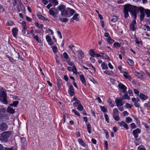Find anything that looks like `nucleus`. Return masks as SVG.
Here are the masks:
<instances>
[{"instance_id":"nucleus-1","label":"nucleus","mask_w":150,"mask_h":150,"mask_svg":"<svg viewBox=\"0 0 150 150\" xmlns=\"http://www.w3.org/2000/svg\"><path fill=\"white\" fill-rule=\"evenodd\" d=\"M124 9L126 11L129 12L133 16L134 18L136 19L137 17V9L135 6L128 4L125 5Z\"/></svg>"},{"instance_id":"nucleus-2","label":"nucleus","mask_w":150,"mask_h":150,"mask_svg":"<svg viewBox=\"0 0 150 150\" xmlns=\"http://www.w3.org/2000/svg\"><path fill=\"white\" fill-rule=\"evenodd\" d=\"M11 133L10 131L4 132L1 134L0 140L3 142H7L8 139L10 137Z\"/></svg>"},{"instance_id":"nucleus-3","label":"nucleus","mask_w":150,"mask_h":150,"mask_svg":"<svg viewBox=\"0 0 150 150\" xmlns=\"http://www.w3.org/2000/svg\"><path fill=\"white\" fill-rule=\"evenodd\" d=\"M75 11L69 8H67L63 16L69 17L72 16L75 13Z\"/></svg>"},{"instance_id":"nucleus-4","label":"nucleus","mask_w":150,"mask_h":150,"mask_svg":"<svg viewBox=\"0 0 150 150\" xmlns=\"http://www.w3.org/2000/svg\"><path fill=\"white\" fill-rule=\"evenodd\" d=\"M6 94L4 91L1 92L0 95V99L5 104L7 103L6 99Z\"/></svg>"},{"instance_id":"nucleus-5","label":"nucleus","mask_w":150,"mask_h":150,"mask_svg":"<svg viewBox=\"0 0 150 150\" xmlns=\"http://www.w3.org/2000/svg\"><path fill=\"white\" fill-rule=\"evenodd\" d=\"M119 87L122 90L120 93V96H122V92L123 93H126L127 92V87L121 83H120L118 84Z\"/></svg>"},{"instance_id":"nucleus-6","label":"nucleus","mask_w":150,"mask_h":150,"mask_svg":"<svg viewBox=\"0 0 150 150\" xmlns=\"http://www.w3.org/2000/svg\"><path fill=\"white\" fill-rule=\"evenodd\" d=\"M135 19H136L134 18L129 25L130 29L133 31H134L136 29V27H135L136 24Z\"/></svg>"},{"instance_id":"nucleus-7","label":"nucleus","mask_w":150,"mask_h":150,"mask_svg":"<svg viewBox=\"0 0 150 150\" xmlns=\"http://www.w3.org/2000/svg\"><path fill=\"white\" fill-rule=\"evenodd\" d=\"M138 9L140 12V20L142 21L143 20L145 16L144 8L142 7H140Z\"/></svg>"},{"instance_id":"nucleus-8","label":"nucleus","mask_w":150,"mask_h":150,"mask_svg":"<svg viewBox=\"0 0 150 150\" xmlns=\"http://www.w3.org/2000/svg\"><path fill=\"white\" fill-rule=\"evenodd\" d=\"M58 9L61 12V15L63 16L66 10V7L64 5H61L58 7Z\"/></svg>"},{"instance_id":"nucleus-9","label":"nucleus","mask_w":150,"mask_h":150,"mask_svg":"<svg viewBox=\"0 0 150 150\" xmlns=\"http://www.w3.org/2000/svg\"><path fill=\"white\" fill-rule=\"evenodd\" d=\"M141 131V130L139 128H137L133 131L132 134L136 139L137 138L138 136V134L140 133Z\"/></svg>"},{"instance_id":"nucleus-10","label":"nucleus","mask_w":150,"mask_h":150,"mask_svg":"<svg viewBox=\"0 0 150 150\" xmlns=\"http://www.w3.org/2000/svg\"><path fill=\"white\" fill-rule=\"evenodd\" d=\"M18 1L19 3V5L18 6L17 9L18 12H20L21 10H23L25 8L23 5L21 3V0H18Z\"/></svg>"},{"instance_id":"nucleus-11","label":"nucleus","mask_w":150,"mask_h":150,"mask_svg":"<svg viewBox=\"0 0 150 150\" xmlns=\"http://www.w3.org/2000/svg\"><path fill=\"white\" fill-rule=\"evenodd\" d=\"M68 91L69 93L70 96H72L74 95V92L72 86L71 85L70 86Z\"/></svg>"},{"instance_id":"nucleus-12","label":"nucleus","mask_w":150,"mask_h":150,"mask_svg":"<svg viewBox=\"0 0 150 150\" xmlns=\"http://www.w3.org/2000/svg\"><path fill=\"white\" fill-rule=\"evenodd\" d=\"M7 125L5 123H3L0 125V130L4 131L7 128Z\"/></svg>"},{"instance_id":"nucleus-13","label":"nucleus","mask_w":150,"mask_h":150,"mask_svg":"<svg viewBox=\"0 0 150 150\" xmlns=\"http://www.w3.org/2000/svg\"><path fill=\"white\" fill-rule=\"evenodd\" d=\"M122 99H117L115 100V102L116 103L117 107L121 106L123 105L122 103Z\"/></svg>"},{"instance_id":"nucleus-14","label":"nucleus","mask_w":150,"mask_h":150,"mask_svg":"<svg viewBox=\"0 0 150 150\" xmlns=\"http://www.w3.org/2000/svg\"><path fill=\"white\" fill-rule=\"evenodd\" d=\"M118 123L119 124L120 126H123L126 129H129L128 125L124 121H122L120 122H118Z\"/></svg>"},{"instance_id":"nucleus-15","label":"nucleus","mask_w":150,"mask_h":150,"mask_svg":"<svg viewBox=\"0 0 150 150\" xmlns=\"http://www.w3.org/2000/svg\"><path fill=\"white\" fill-rule=\"evenodd\" d=\"M18 30L16 28H13L12 30V33L14 37L16 38L18 34Z\"/></svg>"},{"instance_id":"nucleus-16","label":"nucleus","mask_w":150,"mask_h":150,"mask_svg":"<svg viewBox=\"0 0 150 150\" xmlns=\"http://www.w3.org/2000/svg\"><path fill=\"white\" fill-rule=\"evenodd\" d=\"M80 79L83 84L84 85H86V83L85 82V79L84 76L82 74L79 75Z\"/></svg>"},{"instance_id":"nucleus-17","label":"nucleus","mask_w":150,"mask_h":150,"mask_svg":"<svg viewBox=\"0 0 150 150\" xmlns=\"http://www.w3.org/2000/svg\"><path fill=\"white\" fill-rule=\"evenodd\" d=\"M124 76L126 78L129 80H131V77L129 75L128 73L127 72H125L123 74Z\"/></svg>"},{"instance_id":"nucleus-18","label":"nucleus","mask_w":150,"mask_h":150,"mask_svg":"<svg viewBox=\"0 0 150 150\" xmlns=\"http://www.w3.org/2000/svg\"><path fill=\"white\" fill-rule=\"evenodd\" d=\"M139 97L141 99L143 100H145L148 98V97L145 95L144 94L141 93L139 95Z\"/></svg>"},{"instance_id":"nucleus-19","label":"nucleus","mask_w":150,"mask_h":150,"mask_svg":"<svg viewBox=\"0 0 150 150\" xmlns=\"http://www.w3.org/2000/svg\"><path fill=\"white\" fill-rule=\"evenodd\" d=\"M49 1L53 4L54 6L58 4V2L57 0H49Z\"/></svg>"},{"instance_id":"nucleus-20","label":"nucleus","mask_w":150,"mask_h":150,"mask_svg":"<svg viewBox=\"0 0 150 150\" xmlns=\"http://www.w3.org/2000/svg\"><path fill=\"white\" fill-rule=\"evenodd\" d=\"M96 52L93 50L91 49L89 51V54L92 57H94L95 56Z\"/></svg>"},{"instance_id":"nucleus-21","label":"nucleus","mask_w":150,"mask_h":150,"mask_svg":"<svg viewBox=\"0 0 150 150\" xmlns=\"http://www.w3.org/2000/svg\"><path fill=\"white\" fill-rule=\"evenodd\" d=\"M38 17L40 19H41L42 20H44V21H47L48 19L45 18L44 16L42 15L40 13H38Z\"/></svg>"},{"instance_id":"nucleus-22","label":"nucleus","mask_w":150,"mask_h":150,"mask_svg":"<svg viewBox=\"0 0 150 150\" xmlns=\"http://www.w3.org/2000/svg\"><path fill=\"white\" fill-rule=\"evenodd\" d=\"M144 74V73L142 71H140L139 72H137L136 75L138 78H141L143 76Z\"/></svg>"},{"instance_id":"nucleus-23","label":"nucleus","mask_w":150,"mask_h":150,"mask_svg":"<svg viewBox=\"0 0 150 150\" xmlns=\"http://www.w3.org/2000/svg\"><path fill=\"white\" fill-rule=\"evenodd\" d=\"M7 112L11 114H13L15 110L10 107L7 108Z\"/></svg>"},{"instance_id":"nucleus-24","label":"nucleus","mask_w":150,"mask_h":150,"mask_svg":"<svg viewBox=\"0 0 150 150\" xmlns=\"http://www.w3.org/2000/svg\"><path fill=\"white\" fill-rule=\"evenodd\" d=\"M78 141L81 146H86L85 143L83 142V140L81 139H78Z\"/></svg>"},{"instance_id":"nucleus-25","label":"nucleus","mask_w":150,"mask_h":150,"mask_svg":"<svg viewBox=\"0 0 150 150\" xmlns=\"http://www.w3.org/2000/svg\"><path fill=\"white\" fill-rule=\"evenodd\" d=\"M125 94L122 96V98L124 99H126L128 100L130 99V98L129 96H128L127 92L126 93H124Z\"/></svg>"},{"instance_id":"nucleus-26","label":"nucleus","mask_w":150,"mask_h":150,"mask_svg":"<svg viewBox=\"0 0 150 150\" xmlns=\"http://www.w3.org/2000/svg\"><path fill=\"white\" fill-rule=\"evenodd\" d=\"M108 42L109 44H112L113 43L114 41L112 39L110 36H109L108 39H106Z\"/></svg>"},{"instance_id":"nucleus-27","label":"nucleus","mask_w":150,"mask_h":150,"mask_svg":"<svg viewBox=\"0 0 150 150\" xmlns=\"http://www.w3.org/2000/svg\"><path fill=\"white\" fill-rule=\"evenodd\" d=\"M144 12L146 15L147 17H150V10L149 9H144Z\"/></svg>"},{"instance_id":"nucleus-28","label":"nucleus","mask_w":150,"mask_h":150,"mask_svg":"<svg viewBox=\"0 0 150 150\" xmlns=\"http://www.w3.org/2000/svg\"><path fill=\"white\" fill-rule=\"evenodd\" d=\"M78 16L79 14L78 13H75L72 19L74 20H76V21H79Z\"/></svg>"},{"instance_id":"nucleus-29","label":"nucleus","mask_w":150,"mask_h":150,"mask_svg":"<svg viewBox=\"0 0 150 150\" xmlns=\"http://www.w3.org/2000/svg\"><path fill=\"white\" fill-rule=\"evenodd\" d=\"M101 67L103 69H108L107 65L104 62H102L101 64Z\"/></svg>"},{"instance_id":"nucleus-30","label":"nucleus","mask_w":150,"mask_h":150,"mask_svg":"<svg viewBox=\"0 0 150 150\" xmlns=\"http://www.w3.org/2000/svg\"><path fill=\"white\" fill-rule=\"evenodd\" d=\"M104 73L107 74L109 75H110L112 74L113 73L112 71H109L108 70H105L104 71Z\"/></svg>"},{"instance_id":"nucleus-31","label":"nucleus","mask_w":150,"mask_h":150,"mask_svg":"<svg viewBox=\"0 0 150 150\" xmlns=\"http://www.w3.org/2000/svg\"><path fill=\"white\" fill-rule=\"evenodd\" d=\"M118 111L117 109L116 108H114L113 110V115L115 116L118 115Z\"/></svg>"},{"instance_id":"nucleus-32","label":"nucleus","mask_w":150,"mask_h":150,"mask_svg":"<svg viewBox=\"0 0 150 150\" xmlns=\"http://www.w3.org/2000/svg\"><path fill=\"white\" fill-rule=\"evenodd\" d=\"M88 132L89 133H91V126L89 123H88L87 125Z\"/></svg>"},{"instance_id":"nucleus-33","label":"nucleus","mask_w":150,"mask_h":150,"mask_svg":"<svg viewBox=\"0 0 150 150\" xmlns=\"http://www.w3.org/2000/svg\"><path fill=\"white\" fill-rule=\"evenodd\" d=\"M125 121L127 123L131 122L132 121V119L129 117H127L126 118Z\"/></svg>"},{"instance_id":"nucleus-34","label":"nucleus","mask_w":150,"mask_h":150,"mask_svg":"<svg viewBox=\"0 0 150 150\" xmlns=\"http://www.w3.org/2000/svg\"><path fill=\"white\" fill-rule=\"evenodd\" d=\"M19 102L18 101H15L13 102V103L12 104H10V106H14L16 107L18 104Z\"/></svg>"},{"instance_id":"nucleus-35","label":"nucleus","mask_w":150,"mask_h":150,"mask_svg":"<svg viewBox=\"0 0 150 150\" xmlns=\"http://www.w3.org/2000/svg\"><path fill=\"white\" fill-rule=\"evenodd\" d=\"M127 62L131 66H133L134 64V62L131 59H127Z\"/></svg>"},{"instance_id":"nucleus-36","label":"nucleus","mask_w":150,"mask_h":150,"mask_svg":"<svg viewBox=\"0 0 150 150\" xmlns=\"http://www.w3.org/2000/svg\"><path fill=\"white\" fill-rule=\"evenodd\" d=\"M34 38L38 42L41 43V40L39 39L38 36L37 35H35L34 37Z\"/></svg>"},{"instance_id":"nucleus-37","label":"nucleus","mask_w":150,"mask_h":150,"mask_svg":"<svg viewBox=\"0 0 150 150\" xmlns=\"http://www.w3.org/2000/svg\"><path fill=\"white\" fill-rule=\"evenodd\" d=\"M101 110L104 112H107V108L105 106H100V107Z\"/></svg>"},{"instance_id":"nucleus-38","label":"nucleus","mask_w":150,"mask_h":150,"mask_svg":"<svg viewBox=\"0 0 150 150\" xmlns=\"http://www.w3.org/2000/svg\"><path fill=\"white\" fill-rule=\"evenodd\" d=\"M81 104L79 100H78L76 101H75V102L74 103L73 105L75 107H76L79 104Z\"/></svg>"},{"instance_id":"nucleus-39","label":"nucleus","mask_w":150,"mask_h":150,"mask_svg":"<svg viewBox=\"0 0 150 150\" xmlns=\"http://www.w3.org/2000/svg\"><path fill=\"white\" fill-rule=\"evenodd\" d=\"M49 13L53 16H54L55 15L54 12L52 9H50L49 11Z\"/></svg>"},{"instance_id":"nucleus-40","label":"nucleus","mask_w":150,"mask_h":150,"mask_svg":"<svg viewBox=\"0 0 150 150\" xmlns=\"http://www.w3.org/2000/svg\"><path fill=\"white\" fill-rule=\"evenodd\" d=\"M59 20L63 22H65L68 21V19L66 18H59Z\"/></svg>"},{"instance_id":"nucleus-41","label":"nucleus","mask_w":150,"mask_h":150,"mask_svg":"<svg viewBox=\"0 0 150 150\" xmlns=\"http://www.w3.org/2000/svg\"><path fill=\"white\" fill-rule=\"evenodd\" d=\"M117 19V16H113L111 19V21L113 22H115Z\"/></svg>"},{"instance_id":"nucleus-42","label":"nucleus","mask_w":150,"mask_h":150,"mask_svg":"<svg viewBox=\"0 0 150 150\" xmlns=\"http://www.w3.org/2000/svg\"><path fill=\"white\" fill-rule=\"evenodd\" d=\"M144 29L145 30H146L147 31H149L150 30V27L149 25H144Z\"/></svg>"},{"instance_id":"nucleus-43","label":"nucleus","mask_w":150,"mask_h":150,"mask_svg":"<svg viewBox=\"0 0 150 150\" xmlns=\"http://www.w3.org/2000/svg\"><path fill=\"white\" fill-rule=\"evenodd\" d=\"M124 17L125 18H127L129 16V15L128 13V11H126L125 9L124 10Z\"/></svg>"},{"instance_id":"nucleus-44","label":"nucleus","mask_w":150,"mask_h":150,"mask_svg":"<svg viewBox=\"0 0 150 150\" xmlns=\"http://www.w3.org/2000/svg\"><path fill=\"white\" fill-rule=\"evenodd\" d=\"M78 107H77V109L80 111H81L83 110V107L82 105L81 104H79L78 105Z\"/></svg>"},{"instance_id":"nucleus-45","label":"nucleus","mask_w":150,"mask_h":150,"mask_svg":"<svg viewBox=\"0 0 150 150\" xmlns=\"http://www.w3.org/2000/svg\"><path fill=\"white\" fill-rule=\"evenodd\" d=\"M113 117L114 119L116 121H118L120 119V117L118 115L113 116Z\"/></svg>"},{"instance_id":"nucleus-46","label":"nucleus","mask_w":150,"mask_h":150,"mask_svg":"<svg viewBox=\"0 0 150 150\" xmlns=\"http://www.w3.org/2000/svg\"><path fill=\"white\" fill-rule=\"evenodd\" d=\"M6 111V110L4 108H1L0 109V115H2Z\"/></svg>"},{"instance_id":"nucleus-47","label":"nucleus","mask_w":150,"mask_h":150,"mask_svg":"<svg viewBox=\"0 0 150 150\" xmlns=\"http://www.w3.org/2000/svg\"><path fill=\"white\" fill-rule=\"evenodd\" d=\"M52 50L54 53H56L57 52V48L56 46H53L52 47Z\"/></svg>"},{"instance_id":"nucleus-48","label":"nucleus","mask_w":150,"mask_h":150,"mask_svg":"<svg viewBox=\"0 0 150 150\" xmlns=\"http://www.w3.org/2000/svg\"><path fill=\"white\" fill-rule=\"evenodd\" d=\"M72 112L76 115L78 116H80V114L75 109H73Z\"/></svg>"},{"instance_id":"nucleus-49","label":"nucleus","mask_w":150,"mask_h":150,"mask_svg":"<svg viewBox=\"0 0 150 150\" xmlns=\"http://www.w3.org/2000/svg\"><path fill=\"white\" fill-rule=\"evenodd\" d=\"M79 54L82 58H83L84 57V55L83 51L80 50L79 52Z\"/></svg>"},{"instance_id":"nucleus-50","label":"nucleus","mask_w":150,"mask_h":150,"mask_svg":"<svg viewBox=\"0 0 150 150\" xmlns=\"http://www.w3.org/2000/svg\"><path fill=\"white\" fill-rule=\"evenodd\" d=\"M144 106L146 108H149L150 107V100L148 103H146L144 104Z\"/></svg>"},{"instance_id":"nucleus-51","label":"nucleus","mask_w":150,"mask_h":150,"mask_svg":"<svg viewBox=\"0 0 150 150\" xmlns=\"http://www.w3.org/2000/svg\"><path fill=\"white\" fill-rule=\"evenodd\" d=\"M63 56L66 59H67L68 58V56L67 54L65 52L63 54Z\"/></svg>"},{"instance_id":"nucleus-52","label":"nucleus","mask_w":150,"mask_h":150,"mask_svg":"<svg viewBox=\"0 0 150 150\" xmlns=\"http://www.w3.org/2000/svg\"><path fill=\"white\" fill-rule=\"evenodd\" d=\"M113 46L116 47H120V44L118 42H115L113 45Z\"/></svg>"},{"instance_id":"nucleus-53","label":"nucleus","mask_w":150,"mask_h":150,"mask_svg":"<svg viewBox=\"0 0 150 150\" xmlns=\"http://www.w3.org/2000/svg\"><path fill=\"white\" fill-rule=\"evenodd\" d=\"M21 140L22 143L23 144L26 142V139L25 138L23 137L21 138Z\"/></svg>"},{"instance_id":"nucleus-54","label":"nucleus","mask_w":150,"mask_h":150,"mask_svg":"<svg viewBox=\"0 0 150 150\" xmlns=\"http://www.w3.org/2000/svg\"><path fill=\"white\" fill-rule=\"evenodd\" d=\"M139 140V139H136L134 141V143L136 146H137L139 144L140 142H138V141Z\"/></svg>"},{"instance_id":"nucleus-55","label":"nucleus","mask_w":150,"mask_h":150,"mask_svg":"<svg viewBox=\"0 0 150 150\" xmlns=\"http://www.w3.org/2000/svg\"><path fill=\"white\" fill-rule=\"evenodd\" d=\"M72 71L74 73H75L77 71V69L75 66H73L72 69Z\"/></svg>"},{"instance_id":"nucleus-56","label":"nucleus","mask_w":150,"mask_h":150,"mask_svg":"<svg viewBox=\"0 0 150 150\" xmlns=\"http://www.w3.org/2000/svg\"><path fill=\"white\" fill-rule=\"evenodd\" d=\"M104 116L105 118V119L107 121V123L109 122V119H108V115L106 114H105Z\"/></svg>"},{"instance_id":"nucleus-57","label":"nucleus","mask_w":150,"mask_h":150,"mask_svg":"<svg viewBox=\"0 0 150 150\" xmlns=\"http://www.w3.org/2000/svg\"><path fill=\"white\" fill-rule=\"evenodd\" d=\"M46 40L47 42L51 40V39L50 37L48 35H47L46 36Z\"/></svg>"},{"instance_id":"nucleus-58","label":"nucleus","mask_w":150,"mask_h":150,"mask_svg":"<svg viewBox=\"0 0 150 150\" xmlns=\"http://www.w3.org/2000/svg\"><path fill=\"white\" fill-rule=\"evenodd\" d=\"M138 149V150H146L144 147L141 146H139Z\"/></svg>"},{"instance_id":"nucleus-59","label":"nucleus","mask_w":150,"mask_h":150,"mask_svg":"<svg viewBox=\"0 0 150 150\" xmlns=\"http://www.w3.org/2000/svg\"><path fill=\"white\" fill-rule=\"evenodd\" d=\"M53 4L50 3H49L47 6V8L48 9H49L52 6Z\"/></svg>"},{"instance_id":"nucleus-60","label":"nucleus","mask_w":150,"mask_h":150,"mask_svg":"<svg viewBox=\"0 0 150 150\" xmlns=\"http://www.w3.org/2000/svg\"><path fill=\"white\" fill-rule=\"evenodd\" d=\"M125 106L127 108H131L132 107V105L128 103H127L126 104Z\"/></svg>"},{"instance_id":"nucleus-61","label":"nucleus","mask_w":150,"mask_h":150,"mask_svg":"<svg viewBox=\"0 0 150 150\" xmlns=\"http://www.w3.org/2000/svg\"><path fill=\"white\" fill-rule=\"evenodd\" d=\"M57 33H58V35L59 36V38H62V35H61V32L59 31V30H57Z\"/></svg>"},{"instance_id":"nucleus-62","label":"nucleus","mask_w":150,"mask_h":150,"mask_svg":"<svg viewBox=\"0 0 150 150\" xmlns=\"http://www.w3.org/2000/svg\"><path fill=\"white\" fill-rule=\"evenodd\" d=\"M4 11V9L2 5H0V11L2 13Z\"/></svg>"},{"instance_id":"nucleus-63","label":"nucleus","mask_w":150,"mask_h":150,"mask_svg":"<svg viewBox=\"0 0 150 150\" xmlns=\"http://www.w3.org/2000/svg\"><path fill=\"white\" fill-rule=\"evenodd\" d=\"M42 3L45 5H47L48 3V1L46 0H43L42 1Z\"/></svg>"},{"instance_id":"nucleus-64","label":"nucleus","mask_w":150,"mask_h":150,"mask_svg":"<svg viewBox=\"0 0 150 150\" xmlns=\"http://www.w3.org/2000/svg\"><path fill=\"white\" fill-rule=\"evenodd\" d=\"M131 127L133 129H134L136 127V126L135 124L134 123H132L131 124Z\"/></svg>"}]
</instances>
